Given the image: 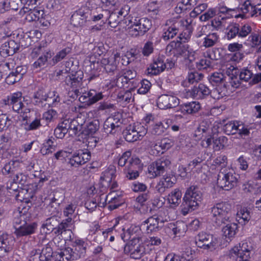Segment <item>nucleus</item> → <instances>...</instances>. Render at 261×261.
I'll return each instance as SVG.
<instances>
[{
  "instance_id": "obj_1",
  "label": "nucleus",
  "mask_w": 261,
  "mask_h": 261,
  "mask_svg": "<svg viewBox=\"0 0 261 261\" xmlns=\"http://www.w3.org/2000/svg\"><path fill=\"white\" fill-rule=\"evenodd\" d=\"M231 205L227 202H218L208 209V217L216 226H220L223 224L226 225L223 227L222 232L226 238L231 240L234 237L238 225L231 222L230 211Z\"/></svg>"
},
{
  "instance_id": "obj_2",
  "label": "nucleus",
  "mask_w": 261,
  "mask_h": 261,
  "mask_svg": "<svg viewBox=\"0 0 261 261\" xmlns=\"http://www.w3.org/2000/svg\"><path fill=\"white\" fill-rule=\"evenodd\" d=\"M191 18H184L180 16L172 17L166 20L162 38L165 41L172 39L181 31L179 38L180 41L186 42L191 38L193 28Z\"/></svg>"
},
{
  "instance_id": "obj_3",
  "label": "nucleus",
  "mask_w": 261,
  "mask_h": 261,
  "mask_svg": "<svg viewBox=\"0 0 261 261\" xmlns=\"http://www.w3.org/2000/svg\"><path fill=\"white\" fill-rule=\"evenodd\" d=\"M239 175L230 169L222 168L217 177V185L223 190L228 191L237 187Z\"/></svg>"
},
{
  "instance_id": "obj_4",
  "label": "nucleus",
  "mask_w": 261,
  "mask_h": 261,
  "mask_svg": "<svg viewBox=\"0 0 261 261\" xmlns=\"http://www.w3.org/2000/svg\"><path fill=\"white\" fill-rule=\"evenodd\" d=\"M202 194L199 188L197 186H191L186 191L183 198L184 209L189 212L195 210L202 200Z\"/></svg>"
},
{
  "instance_id": "obj_5",
  "label": "nucleus",
  "mask_w": 261,
  "mask_h": 261,
  "mask_svg": "<svg viewBox=\"0 0 261 261\" xmlns=\"http://www.w3.org/2000/svg\"><path fill=\"white\" fill-rule=\"evenodd\" d=\"M83 77V72L80 70L66 76L64 79L65 84L69 88H72L73 91V93L69 96L76 98L81 94L77 88L82 86Z\"/></svg>"
},
{
  "instance_id": "obj_6",
  "label": "nucleus",
  "mask_w": 261,
  "mask_h": 261,
  "mask_svg": "<svg viewBox=\"0 0 261 261\" xmlns=\"http://www.w3.org/2000/svg\"><path fill=\"white\" fill-rule=\"evenodd\" d=\"M196 244L198 247L204 249L214 250L217 241L214 236L205 232H201L195 237Z\"/></svg>"
},
{
  "instance_id": "obj_7",
  "label": "nucleus",
  "mask_w": 261,
  "mask_h": 261,
  "mask_svg": "<svg viewBox=\"0 0 261 261\" xmlns=\"http://www.w3.org/2000/svg\"><path fill=\"white\" fill-rule=\"evenodd\" d=\"M171 162L169 159L162 157L153 162L148 167V173L151 177H155L163 174L168 168Z\"/></svg>"
},
{
  "instance_id": "obj_8",
  "label": "nucleus",
  "mask_w": 261,
  "mask_h": 261,
  "mask_svg": "<svg viewBox=\"0 0 261 261\" xmlns=\"http://www.w3.org/2000/svg\"><path fill=\"white\" fill-rule=\"evenodd\" d=\"M90 158L91 153L89 151L78 150L68 159L67 165L71 167L77 168L88 162Z\"/></svg>"
},
{
  "instance_id": "obj_9",
  "label": "nucleus",
  "mask_w": 261,
  "mask_h": 261,
  "mask_svg": "<svg viewBox=\"0 0 261 261\" xmlns=\"http://www.w3.org/2000/svg\"><path fill=\"white\" fill-rule=\"evenodd\" d=\"M163 223L164 221L159 216L154 215L143 221L141 227L146 233L149 234L158 231L162 227L160 224Z\"/></svg>"
},
{
  "instance_id": "obj_10",
  "label": "nucleus",
  "mask_w": 261,
  "mask_h": 261,
  "mask_svg": "<svg viewBox=\"0 0 261 261\" xmlns=\"http://www.w3.org/2000/svg\"><path fill=\"white\" fill-rule=\"evenodd\" d=\"M116 168L114 166H110L100 177L101 184L105 188H110L113 190L117 187V183L114 180L116 177Z\"/></svg>"
},
{
  "instance_id": "obj_11",
  "label": "nucleus",
  "mask_w": 261,
  "mask_h": 261,
  "mask_svg": "<svg viewBox=\"0 0 261 261\" xmlns=\"http://www.w3.org/2000/svg\"><path fill=\"white\" fill-rule=\"evenodd\" d=\"M157 106L162 110L175 108L179 104V99L175 96L170 94H162L156 100Z\"/></svg>"
},
{
  "instance_id": "obj_12",
  "label": "nucleus",
  "mask_w": 261,
  "mask_h": 261,
  "mask_svg": "<svg viewBox=\"0 0 261 261\" xmlns=\"http://www.w3.org/2000/svg\"><path fill=\"white\" fill-rule=\"evenodd\" d=\"M125 252L129 253L130 256L134 259L140 258L145 252L144 245L136 240L131 241L124 248Z\"/></svg>"
},
{
  "instance_id": "obj_13",
  "label": "nucleus",
  "mask_w": 261,
  "mask_h": 261,
  "mask_svg": "<svg viewBox=\"0 0 261 261\" xmlns=\"http://www.w3.org/2000/svg\"><path fill=\"white\" fill-rule=\"evenodd\" d=\"M120 58V54L116 53L110 58H102L99 63L98 62L97 63V64H99L103 67L107 73L113 74L117 69L118 59Z\"/></svg>"
},
{
  "instance_id": "obj_14",
  "label": "nucleus",
  "mask_w": 261,
  "mask_h": 261,
  "mask_svg": "<svg viewBox=\"0 0 261 261\" xmlns=\"http://www.w3.org/2000/svg\"><path fill=\"white\" fill-rule=\"evenodd\" d=\"M9 102L12 106L13 111L18 113H27L30 112L29 109L27 108L23 103L24 98L21 92L12 94L9 97Z\"/></svg>"
},
{
  "instance_id": "obj_15",
  "label": "nucleus",
  "mask_w": 261,
  "mask_h": 261,
  "mask_svg": "<svg viewBox=\"0 0 261 261\" xmlns=\"http://www.w3.org/2000/svg\"><path fill=\"white\" fill-rule=\"evenodd\" d=\"M121 115L118 114L108 118L103 123V129L107 134H115L122 124Z\"/></svg>"
},
{
  "instance_id": "obj_16",
  "label": "nucleus",
  "mask_w": 261,
  "mask_h": 261,
  "mask_svg": "<svg viewBox=\"0 0 261 261\" xmlns=\"http://www.w3.org/2000/svg\"><path fill=\"white\" fill-rule=\"evenodd\" d=\"M20 14L25 15V19L27 21L32 22L38 21L39 17L44 15V12L43 10L36 7L30 8L23 6L20 11Z\"/></svg>"
},
{
  "instance_id": "obj_17",
  "label": "nucleus",
  "mask_w": 261,
  "mask_h": 261,
  "mask_svg": "<svg viewBox=\"0 0 261 261\" xmlns=\"http://www.w3.org/2000/svg\"><path fill=\"white\" fill-rule=\"evenodd\" d=\"M253 247L250 243L242 242L238 246H235L230 250L229 255L231 256L239 255L244 257H250Z\"/></svg>"
},
{
  "instance_id": "obj_18",
  "label": "nucleus",
  "mask_w": 261,
  "mask_h": 261,
  "mask_svg": "<svg viewBox=\"0 0 261 261\" xmlns=\"http://www.w3.org/2000/svg\"><path fill=\"white\" fill-rule=\"evenodd\" d=\"M15 211L13 214V224L15 229L24 222H28L30 220L31 213L29 212V208L28 207H23L21 210Z\"/></svg>"
},
{
  "instance_id": "obj_19",
  "label": "nucleus",
  "mask_w": 261,
  "mask_h": 261,
  "mask_svg": "<svg viewBox=\"0 0 261 261\" xmlns=\"http://www.w3.org/2000/svg\"><path fill=\"white\" fill-rule=\"evenodd\" d=\"M46 88L44 86L39 87L38 90L34 93L33 95V102L35 105L46 109V102L49 92Z\"/></svg>"
},
{
  "instance_id": "obj_20",
  "label": "nucleus",
  "mask_w": 261,
  "mask_h": 261,
  "mask_svg": "<svg viewBox=\"0 0 261 261\" xmlns=\"http://www.w3.org/2000/svg\"><path fill=\"white\" fill-rule=\"evenodd\" d=\"M87 246V243L84 240H75L72 245L73 248H72L73 258H75L76 260L85 257Z\"/></svg>"
},
{
  "instance_id": "obj_21",
  "label": "nucleus",
  "mask_w": 261,
  "mask_h": 261,
  "mask_svg": "<svg viewBox=\"0 0 261 261\" xmlns=\"http://www.w3.org/2000/svg\"><path fill=\"white\" fill-rule=\"evenodd\" d=\"M37 227V224L35 222H24L16 228L15 233L17 237L31 235L35 233Z\"/></svg>"
},
{
  "instance_id": "obj_22",
  "label": "nucleus",
  "mask_w": 261,
  "mask_h": 261,
  "mask_svg": "<svg viewBox=\"0 0 261 261\" xmlns=\"http://www.w3.org/2000/svg\"><path fill=\"white\" fill-rule=\"evenodd\" d=\"M89 11L85 12L83 9H80L74 13L70 18L71 23L75 27H82L89 19Z\"/></svg>"
},
{
  "instance_id": "obj_23",
  "label": "nucleus",
  "mask_w": 261,
  "mask_h": 261,
  "mask_svg": "<svg viewBox=\"0 0 261 261\" xmlns=\"http://www.w3.org/2000/svg\"><path fill=\"white\" fill-rule=\"evenodd\" d=\"M18 49V45L14 40L5 42L0 47V55L6 58L13 55Z\"/></svg>"
},
{
  "instance_id": "obj_24",
  "label": "nucleus",
  "mask_w": 261,
  "mask_h": 261,
  "mask_svg": "<svg viewBox=\"0 0 261 261\" xmlns=\"http://www.w3.org/2000/svg\"><path fill=\"white\" fill-rule=\"evenodd\" d=\"M211 93V90L204 84H199L198 86H194L191 90L190 94L196 99L206 98Z\"/></svg>"
},
{
  "instance_id": "obj_25",
  "label": "nucleus",
  "mask_w": 261,
  "mask_h": 261,
  "mask_svg": "<svg viewBox=\"0 0 261 261\" xmlns=\"http://www.w3.org/2000/svg\"><path fill=\"white\" fill-rule=\"evenodd\" d=\"M175 179L173 177L167 176L163 177L158 182L155 190L159 193H164L166 189L170 188L175 184Z\"/></svg>"
},
{
  "instance_id": "obj_26",
  "label": "nucleus",
  "mask_w": 261,
  "mask_h": 261,
  "mask_svg": "<svg viewBox=\"0 0 261 261\" xmlns=\"http://www.w3.org/2000/svg\"><path fill=\"white\" fill-rule=\"evenodd\" d=\"M64 123H66L67 129L70 136L76 135L79 132L82 133L83 126L82 124H80L77 119H65Z\"/></svg>"
},
{
  "instance_id": "obj_27",
  "label": "nucleus",
  "mask_w": 261,
  "mask_h": 261,
  "mask_svg": "<svg viewBox=\"0 0 261 261\" xmlns=\"http://www.w3.org/2000/svg\"><path fill=\"white\" fill-rule=\"evenodd\" d=\"M59 221L57 217L53 216L47 218L42 224L41 228L43 232L48 234L55 231Z\"/></svg>"
},
{
  "instance_id": "obj_28",
  "label": "nucleus",
  "mask_w": 261,
  "mask_h": 261,
  "mask_svg": "<svg viewBox=\"0 0 261 261\" xmlns=\"http://www.w3.org/2000/svg\"><path fill=\"white\" fill-rule=\"evenodd\" d=\"M13 240L7 233L0 231V248L5 252H10L13 248Z\"/></svg>"
},
{
  "instance_id": "obj_29",
  "label": "nucleus",
  "mask_w": 261,
  "mask_h": 261,
  "mask_svg": "<svg viewBox=\"0 0 261 261\" xmlns=\"http://www.w3.org/2000/svg\"><path fill=\"white\" fill-rule=\"evenodd\" d=\"M22 165L19 160H11L5 165L3 170L7 174H16L21 171Z\"/></svg>"
},
{
  "instance_id": "obj_30",
  "label": "nucleus",
  "mask_w": 261,
  "mask_h": 261,
  "mask_svg": "<svg viewBox=\"0 0 261 261\" xmlns=\"http://www.w3.org/2000/svg\"><path fill=\"white\" fill-rule=\"evenodd\" d=\"M189 48V46L188 44H184L180 41H176L175 48L176 55L178 54L181 56L188 55V58L190 61L194 60L195 59L194 57H193L194 52L190 51Z\"/></svg>"
},
{
  "instance_id": "obj_31",
  "label": "nucleus",
  "mask_w": 261,
  "mask_h": 261,
  "mask_svg": "<svg viewBox=\"0 0 261 261\" xmlns=\"http://www.w3.org/2000/svg\"><path fill=\"white\" fill-rule=\"evenodd\" d=\"M110 199L108 207L110 211L117 208L123 203L124 200L120 195H116L115 193H111L106 197V200Z\"/></svg>"
},
{
  "instance_id": "obj_32",
  "label": "nucleus",
  "mask_w": 261,
  "mask_h": 261,
  "mask_svg": "<svg viewBox=\"0 0 261 261\" xmlns=\"http://www.w3.org/2000/svg\"><path fill=\"white\" fill-rule=\"evenodd\" d=\"M200 109V104L196 101L185 103L180 106V111L184 114L195 113Z\"/></svg>"
},
{
  "instance_id": "obj_33",
  "label": "nucleus",
  "mask_w": 261,
  "mask_h": 261,
  "mask_svg": "<svg viewBox=\"0 0 261 261\" xmlns=\"http://www.w3.org/2000/svg\"><path fill=\"white\" fill-rule=\"evenodd\" d=\"M132 23H135L138 27H139L140 29L145 34L152 26V23L151 20L146 18H132Z\"/></svg>"
},
{
  "instance_id": "obj_34",
  "label": "nucleus",
  "mask_w": 261,
  "mask_h": 261,
  "mask_svg": "<svg viewBox=\"0 0 261 261\" xmlns=\"http://www.w3.org/2000/svg\"><path fill=\"white\" fill-rule=\"evenodd\" d=\"M99 127V122L98 120L95 119L88 122L83 127L82 134L86 135H92L96 132Z\"/></svg>"
},
{
  "instance_id": "obj_35",
  "label": "nucleus",
  "mask_w": 261,
  "mask_h": 261,
  "mask_svg": "<svg viewBox=\"0 0 261 261\" xmlns=\"http://www.w3.org/2000/svg\"><path fill=\"white\" fill-rule=\"evenodd\" d=\"M123 135L125 140L129 142H134L140 140L131 124L127 126L123 130Z\"/></svg>"
},
{
  "instance_id": "obj_36",
  "label": "nucleus",
  "mask_w": 261,
  "mask_h": 261,
  "mask_svg": "<svg viewBox=\"0 0 261 261\" xmlns=\"http://www.w3.org/2000/svg\"><path fill=\"white\" fill-rule=\"evenodd\" d=\"M43 54L33 64L34 68H40L45 65L48 60L53 56V53L49 50H44Z\"/></svg>"
},
{
  "instance_id": "obj_37",
  "label": "nucleus",
  "mask_w": 261,
  "mask_h": 261,
  "mask_svg": "<svg viewBox=\"0 0 261 261\" xmlns=\"http://www.w3.org/2000/svg\"><path fill=\"white\" fill-rule=\"evenodd\" d=\"M239 122L237 121H230L223 125V130L227 135H233L238 131Z\"/></svg>"
},
{
  "instance_id": "obj_38",
  "label": "nucleus",
  "mask_w": 261,
  "mask_h": 261,
  "mask_svg": "<svg viewBox=\"0 0 261 261\" xmlns=\"http://www.w3.org/2000/svg\"><path fill=\"white\" fill-rule=\"evenodd\" d=\"M219 38L217 33H209L204 37L202 45L205 48L212 47L218 42Z\"/></svg>"
},
{
  "instance_id": "obj_39",
  "label": "nucleus",
  "mask_w": 261,
  "mask_h": 261,
  "mask_svg": "<svg viewBox=\"0 0 261 261\" xmlns=\"http://www.w3.org/2000/svg\"><path fill=\"white\" fill-rule=\"evenodd\" d=\"M181 192L178 189H174L169 195L168 200L169 203L176 207L181 202Z\"/></svg>"
},
{
  "instance_id": "obj_40",
  "label": "nucleus",
  "mask_w": 261,
  "mask_h": 261,
  "mask_svg": "<svg viewBox=\"0 0 261 261\" xmlns=\"http://www.w3.org/2000/svg\"><path fill=\"white\" fill-rule=\"evenodd\" d=\"M57 92L55 91H52L49 92V95L47 100L45 104H46V108L49 107H55L58 105L60 102V97L59 94H56Z\"/></svg>"
},
{
  "instance_id": "obj_41",
  "label": "nucleus",
  "mask_w": 261,
  "mask_h": 261,
  "mask_svg": "<svg viewBox=\"0 0 261 261\" xmlns=\"http://www.w3.org/2000/svg\"><path fill=\"white\" fill-rule=\"evenodd\" d=\"M132 20L129 19L128 23L127 25V32L128 34L132 36V37H138V36H142L145 34V33L141 30V29H140L139 27L135 23L132 22Z\"/></svg>"
},
{
  "instance_id": "obj_42",
  "label": "nucleus",
  "mask_w": 261,
  "mask_h": 261,
  "mask_svg": "<svg viewBox=\"0 0 261 261\" xmlns=\"http://www.w3.org/2000/svg\"><path fill=\"white\" fill-rule=\"evenodd\" d=\"M108 14L109 11L107 10H102L99 8L98 10H97V13H96L95 11L91 13L88 20H91L93 21H97L102 18H104L106 20V17L108 16Z\"/></svg>"
},
{
  "instance_id": "obj_43",
  "label": "nucleus",
  "mask_w": 261,
  "mask_h": 261,
  "mask_svg": "<svg viewBox=\"0 0 261 261\" xmlns=\"http://www.w3.org/2000/svg\"><path fill=\"white\" fill-rule=\"evenodd\" d=\"M224 76L220 72H214L212 73L208 77L210 83L213 86H220V84H224Z\"/></svg>"
},
{
  "instance_id": "obj_44",
  "label": "nucleus",
  "mask_w": 261,
  "mask_h": 261,
  "mask_svg": "<svg viewBox=\"0 0 261 261\" xmlns=\"http://www.w3.org/2000/svg\"><path fill=\"white\" fill-rule=\"evenodd\" d=\"M227 92L225 84H224L223 87L218 86L213 90H211V93L210 95L215 99H220L226 95Z\"/></svg>"
},
{
  "instance_id": "obj_45",
  "label": "nucleus",
  "mask_w": 261,
  "mask_h": 261,
  "mask_svg": "<svg viewBox=\"0 0 261 261\" xmlns=\"http://www.w3.org/2000/svg\"><path fill=\"white\" fill-rule=\"evenodd\" d=\"M118 12H112L109 11V14L108 16L106 17V21L108 20L109 24L113 28H116L119 23L121 18L120 17Z\"/></svg>"
},
{
  "instance_id": "obj_46",
  "label": "nucleus",
  "mask_w": 261,
  "mask_h": 261,
  "mask_svg": "<svg viewBox=\"0 0 261 261\" xmlns=\"http://www.w3.org/2000/svg\"><path fill=\"white\" fill-rule=\"evenodd\" d=\"M141 226H135L132 225L129 228L127 229L126 233L129 236V239H131V241L136 240V241H139V238L141 234Z\"/></svg>"
},
{
  "instance_id": "obj_47",
  "label": "nucleus",
  "mask_w": 261,
  "mask_h": 261,
  "mask_svg": "<svg viewBox=\"0 0 261 261\" xmlns=\"http://www.w3.org/2000/svg\"><path fill=\"white\" fill-rule=\"evenodd\" d=\"M72 221V218H69L63 221L61 223H59L54 232L55 234L59 235L62 234L63 231L69 230L71 227Z\"/></svg>"
},
{
  "instance_id": "obj_48",
  "label": "nucleus",
  "mask_w": 261,
  "mask_h": 261,
  "mask_svg": "<svg viewBox=\"0 0 261 261\" xmlns=\"http://www.w3.org/2000/svg\"><path fill=\"white\" fill-rule=\"evenodd\" d=\"M67 123H65L64 120L61 123H59L57 127L55 129L54 135L56 137L59 139H62L64 137L65 135L68 133Z\"/></svg>"
},
{
  "instance_id": "obj_49",
  "label": "nucleus",
  "mask_w": 261,
  "mask_h": 261,
  "mask_svg": "<svg viewBox=\"0 0 261 261\" xmlns=\"http://www.w3.org/2000/svg\"><path fill=\"white\" fill-rule=\"evenodd\" d=\"M149 126L151 133L155 135H161L166 129V127L164 126L163 123L161 121L156 122Z\"/></svg>"
},
{
  "instance_id": "obj_50",
  "label": "nucleus",
  "mask_w": 261,
  "mask_h": 261,
  "mask_svg": "<svg viewBox=\"0 0 261 261\" xmlns=\"http://www.w3.org/2000/svg\"><path fill=\"white\" fill-rule=\"evenodd\" d=\"M60 259L62 258V261H69L71 260H76L73 258V253L71 248L67 247L62 250L59 253Z\"/></svg>"
},
{
  "instance_id": "obj_51",
  "label": "nucleus",
  "mask_w": 261,
  "mask_h": 261,
  "mask_svg": "<svg viewBox=\"0 0 261 261\" xmlns=\"http://www.w3.org/2000/svg\"><path fill=\"white\" fill-rule=\"evenodd\" d=\"M227 142V139L224 136L220 137L213 140V148L215 151L220 150L224 148Z\"/></svg>"
},
{
  "instance_id": "obj_52",
  "label": "nucleus",
  "mask_w": 261,
  "mask_h": 261,
  "mask_svg": "<svg viewBox=\"0 0 261 261\" xmlns=\"http://www.w3.org/2000/svg\"><path fill=\"white\" fill-rule=\"evenodd\" d=\"M243 187L245 192H253L255 195L261 194V184L247 183L244 184Z\"/></svg>"
},
{
  "instance_id": "obj_53",
  "label": "nucleus",
  "mask_w": 261,
  "mask_h": 261,
  "mask_svg": "<svg viewBox=\"0 0 261 261\" xmlns=\"http://www.w3.org/2000/svg\"><path fill=\"white\" fill-rule=\"evenodd\" d=\"M136 75L137 72L135 70L126 69L120 78L122 83L127 84L130 80L134 79Z\"/></svg>"
},
{
  "instance_id": "obj_54",
  "label": "nucleus",
  "mask_w": 261,
  "mask_h": 261,
  "mask_svg": "<svg viewBox=\"0 0 261 261\" xmlns=\"http://www.w3.org/2000/svg\"><path fill=\"white\" fill-rule=\"evenodd\" d=\"M227 37L228 39H231L239 36V24L234 23L229 25L227 28Z\"/></svg>"
},
{
  "instance_id": "obj_55",
  "label": "nucleus",
  "mask_w": 261,
  "mask_h": 261,
  "mask_svg": "<svg viewBox=\"0 0 261 261\" xmlns=\"http://www.w3.org/2000/svg\"><path fill=\"white\" fill-rule=\"evenodd\" d=\"M203 77V74L197 71H192L189 72L187 79L189 83L194 84L201 81Z\"/></svg>"
},
{
  "instance_id": "obj_56",
  "label": "nucleus",
  "mask_w": 261,
  "mask_h": 261,
  "mask_svg": "<svg viewBox=\"0 0 261 261\" xmlns=\"http://www.w3.org/2000/svg\"><path fill=\"white\" fill-rule=\"evenodd\" d=\"M152 193L149 191L139 194L136 198V201L140 206L145 205V202L151 198Z\"/></svg>"
},
{
  "instance_id": "obj_57",
  "label": "nucleus",
  "mask_w": 261,
  "mask_h": 261,
  "mask_svg": "<svg viewBox=\"0 0 261 261\" xmlns=\"http://www.w3.org/2000/svg\"><path fill=\"white\" fill-rule=\"evenodd\" d=\"M131 125L135 129L136 134H137L138 136L140 138V140L146 135L147 128L142 123L137 122L131 124Z\"/></svg>"
},
{
  "instance_id": "obj_58",
  "label": "nucleus",
  "mask_w": 261,
  "mask_h": 261,
  "mask_svg": "<svg viewBox=\"0 0 261 261\" xmlns=\"http://www.w3.org/2000/svg\"><path fill=\"white\" fill-rule=\"evenodd\" d=\"M172 145L173 142L170 139L164 138L158 144H156L154 147L156 150L161 148L162 150V152H163L164 150L169 149L172 146Z\"/></svg>"
},
{
  "instance_id": "obj_59",
  "label": "nucleus",
  "mask_w": 261,
  "mask_h": 261,
  "mask_svg": "<svg viewBox=\"0 0 261 261\" xmlns=\"http://www.w3.org/2000/svg\"><path fill=\"white\" fill-rule=\"evenodd\" d=\"M89 91L91 105L103 98V95L101 92L97 91L94 89H90Z\"/></svg>"
},
{
  "instance_id": "obj_60",
  "label": "nucleus",
  "mask_w": 261,
  "mask_h": 261,
  "mask_svg": "<svg viewBox=\"0 0 261 261\" xmlns=\"http://www.w3.org/2000/svg\"><path fill=\"white\" fill-rule=\"evenodd\" d=\"M70 47H66L60 51L53 58V64H55L65 58V57L71 52Z\"/></svg>"
},
{
  "instance_id": "obj_61",
  "label": "nucleus",
  "mask_w": 261,
  "mask_h": 261,
  "mask_svg": "<svg viewBox=\"0 0 261 261\" xmlns=\"http://www.w3.org/2000/svg\"><path fill=\"white\" fill-rule=\"evenodd\" d=\"M118 99L119 102L129 103L132 98V93L129 91L120 92L118 94Z\"/></svg>"
},
{
  "instance_id": "obj_62",
  "label": "nucleus",
  "mask_w": 261,
  "mask_h": 261,
  "mask_svg": "<svg viewBox=\"0 0 261 261\" xmlns=\"http://www.w3.org/2000/svg\"><path fill=\"white\" fill-rule=\"evenodd\" d=\"M11 125V120L6 114L0 115V132L6 129Z\"/></svg>"
},
{
  "instance_id": "obj_63",
  "label": "nucleus",
  "mask_w": 261,
  "mask_h": 261,
  "mask_svg": "<svg viewBox=\"0 0 261 261\" xmlns=\"http://www.w3.org/2000/svg\"><path fill=\"white\" fill-rule=\"evenodd\" d=\"M252 28L250 24L248 23L244 24L243 25H239V37H246L247 35L251 33Z\"/></svg>"
},
{
  "instance_id": "obj_64",
  "label": "nucleus",
  "mask_w": 261,
  "mask_h": 261,
  "mask_svg": "<svg viewBox=\"0 0 261 261\" xmlns=\"http://www.w3.org/2000/svg\"><path fill=\"white\" fill-rule=\"evenodd\" d=\"M141 87L138 89V93L142 94L147 93L151 86V83L147 80L145 79L141 82Z\"/></svg>"
}]
</instances>
